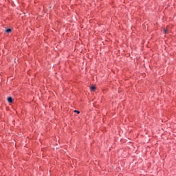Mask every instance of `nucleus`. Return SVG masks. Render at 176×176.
Returning <instances> with one entry per match:
<instances>
[{"label": "nucleus", "mask_w": 176, "mask_h": 176, "mask_svg": "<svg viewBox=\"0 0 176 176\" xmlns=\"http://www.w3.org/2000/svg\"><path fill=\"white\" fill-rule=\"evenodd\" d=\"M163 32L165 33V34H168V32H170V29L168 28H164L163 29Z\"/></svg>", "instance_id": "nucleus-1"}, {"label": "nucleus", "mask_w": 176, "mask_h": 176, "mask_svg": "<svg viewBox=\"0 0 176 176\" xmlns=\"http://www.w3.org/2000/svg\"><path fill=\"white\" fill-rule=\"evenodd\" d=\"M7 100H8V102H13V99L12 98V97L8 98Z\"/></svg>", "instance_id": "nucleus-2"}, {"label": "nucleus", "mask_w": 176, "mask_h": 176, "mask_svg": "<svg viewBox=\"0 0 176 176\" xmlns=\"http://www.w3.org/2000/svg\"><path fill=\"white\" fill-rule=\"evenodd\" d=\"M90 89H91V91H96V87H94V86L91 87Z\"/></svg>", "instance_id": "nucleus-3"}, {"label": "nucleus", "mask_w": 176, "mask_h": 176, "mask_svg": "<svg viewBox=\"0 0 176 176\" xmlns=\"http://www.w3.org/2000/svg\"><path fill=\"white\" fill-rule=\"evenodd\" d=\"M6 32H7L8 34H9V32H12V29H7V30H6Z\"/></svg>", "instance_id": "nucleus-4"}, {"label": "nucleus", "mask_w": 176, "mask_h": 176, "mask_svg": "<svg viewBox=\"0 0 176 176\" xmlns=\"http://www.w3.org/2000/svg\"><path fill=\"white\" fill-rule=\"evenodd\" d=\"M74 112H76V113H78V114L80 113V111H77V110H74Z\"/></svg>", "instance_id": "nucleus-5"}]
</instances>
